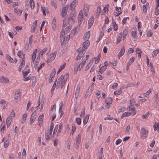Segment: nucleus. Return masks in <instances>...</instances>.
Here are the masks:
<instances>
[{
	"mask_svg": "<svg viewBox=\"0 0 159 159\" xmlns=\"http://www.w3.org/2000/svg\"><path fill=\"white\" fill-rule=\"evenodd\" d=\"M69 77V74L66 73L64 75H62L58 78L57 85V89L59 88V85H64Z\"/></svg>",
	"mask_w": 159,
	"mask_h": 159,
	"instance_id": "f257e3e1",
	"label": "nucleus"
},
{
	"mask_svg": "<svg viewBox=\"0 0 159 159\" xmlns=\"http://www.w3.org/2000/svg\"><path fill=\"white\" fill-rule=\"evenodd\" d=\"M135 101L134 99L130 100V115L134 116L136 114V111L134 106L135 104Z\"/></svg>",
	"mask_w": 159,
	"mask_h": 159,
	"instance_id": "f03ea898",
	"label": "nucleus"
},
{
	"mask_svg": "<svg viewBox=\"0 0 159 159\" xmlns=\"http://www.w3.org/2000/svg\"><path fill=\"white\" fill-rule=\"evenodd\" d=\"M65 34L64 35V33L61 32L60 35V39L62 44H66L70 39V36L69 35H67L66 36V38H65Z\"/></svg>",
	"mask_w": 159,
	"mask_h": 159,
	"instance_id": "7ed1b4c3",
	"label": "nucleus"
},
{
	"mask_svg": "<svg viewBox=\"0 0 159 159\" xmlns=\"http://www.w3.org/2000/svg\"><path fill=\"white\" fill-rule=\"evenodd\" d=\"M148 130L144 128H142L141 129L140 136L142 139L146 138L148 135Z\"/></svg>",
	"mask_w": 159,
	"mask_h": 159,
	"instance_id": "20e7f679",
	"label": "nucleus"
},
{
	"mask_svg": "<svg viewBox=\"0 0 159 159\" xmlns=\"http://www.w3.org/2000/svg\"><path fill=\"white\" fill-rule=\"evenodd\" d=\"M57 54V52H54L49 55L48 57L47 62L50 63L53 61L55 58Z\"/></svg>",
	"mask_w": 159,
	"mask_h": 159,
	"instance_id": "39448f33",
	"label": "nucleus"
},
{
	"mask_svg": "<svg viewBox=\"0 0 159 159\" xmlns=\"http://www.w3.org/2000/svg\"><path fill=\"white\" fill-rule=\"evenodd\" d=\"M86 61L85 60H83L82 61V62L80 63L79 65L78 66L76 69L75 67L74 68V72L76 73L77 71L79 70H80L83 67L85 64Z\"/></svg>",
	"mask_w": 159,
	"mask_h": 159,
	"instance_id": "423d86ee",
	"label": "nucleus"
},
{
	"mask_svg": "<svg viewBox=\"0 0 159 159\" xmlns=\"http://www.w3.org/2000/svg\"><path fill=\"white\" fill-rule=\"evenodd\" d=\"M36 117V112L34 111L31 114L30 120V124L31 125L34 121Z\"/></svg>",
	"mask_w": 159,
	"mask_h": 159,
	"instance_id": "0eeeda50",
	"label": "nucleus"
},
{
	"mask_svg": "<svg viewBox=\"0 0 159 159\" xmlns=\"http://www.w3.org/2000/svg\"><path fill=\"white\" fill-rule=\"evenodd\" d=\"M108 64L107 61L104 62V65L102 66L99 69V71L98 72L99 74H102V73L105 70L107 69V66L108 65Z\"/></svg>",
	"mask_w": 159,
	"mask_h": 159,
	"instance_id": "6e6552de",
	"label": "nucleus"
},
{
	"mask_svg": "<svg viewBox=\"0 0 159 159\" xmlns=\"http://www.w3.org/2000/svg\"><path fill=\"white\" fill-rule=\"evenodd\" d=\"M77 51L79 52L78 55L80 56V58L84 55L86 52L84 49L82 47L79 48L77 50Z\"/></svg>",
	"mask_w": 159,
	"mask_h": 159,
	"instance_id": "1a4fd4ad",
	"label": "nucleus"
},
{
	"mask_svg": "<svg viewBox=\"0 0 159 159\" xmlns=\"http://www.w3.org/2000/svg\"><path fill=\"white\" fill-rule=\"evenodd\" d=\"M0 81L2 83L7 84L9 82V79L5 76H2L0 78Z\"/></svg>",
	"mask_w": 159,
	"mask_h": 159,
	"instance_id": "9d476101",
	"label": "nucleus"
},
{
	"mask_svg": "<svg viewBox=\"0 0 159 159\" xmlns=\"http://www.w3.org/2000/svg\"><path fill=\"white\" fill-rule=\"evenodd\" d=\"M68 7L66 6L62 8L61 11V14L63 18L65 16L67 15V10Z\"/></svg>",
	"mask_w": 159,
	"mask_h": 159,
	"instance_id": "9b49d317",
	"label": "nucleus"
},
{
	"mask_svg": "<svg viewBox=\"0 0 159 159\" xmlns=\"http://www.w3.org/2000/svg\"><path fill=\"white\" fill-rule=\"evenodd\" d=\"M75 16H74L73 14L70 15V17L68 18V22L70 24H73L75 22Z\"/></svg>",
	"mask_w": 159,
	"mask_h": 159,
	"instance_id": "f8f14e48",
	"label": "nucleus"
},
{
	"mask_svg": "<svg viewBox=\"0 0 159 159\" xmlns=\"http://www.w3.org/2000/svg\"><path fill=\"white\" fill-rule=\"evenodd\" d=\"M83 11L84 12L85 16H88L89 11V6L87 5H84Z\"/></svg>",
	"mask_w": 159,
	"mask_h": 159,
	"instance_id": "ddd939ff",
	"label": "nucleus"
},
{
	"mask_svg": "<svg viewBox=\"0 0 159 159\" xmlns=\"http://www.w3.org/2000/svg\"><path fill=\"white\" fill-rule=\"evenodd\" d=\"M93 17L91 16L88 21V28L89 29L93 24Z\"/></svg>",
	"mask_w": 159,
	"mask_h": 159,
	"instance_id": "4468645a",
	"label": "nucleus"
},
{
	"mask_svg": "<svg viewBox=\"0 0 159 159\" xmlns=\"http://www.w3.org/2000/svg\"><path fill=\"white\" fill-rule=\"evenodd\" d=\"M137 32L135 31H133L131 33V36L133 40L134 41H135L137 40Z\"/></svg>",
	"mask_w": 159,
	"mask_h": 159,
	"instance_id": "2eb2a0df",
	"label": "nucleus"
},
{
	"mask_svg": "<svg viewBox=\"0 0 159 159\" xmlns=\"http://www.w3.org/2000/svg\"><path fill=\"white\" fill-rule=\"evenodd\" d=\"M90 42L89 40H85V41L83 43V47L84 49V50L85 51V49H87V47L89 45Z\"/></svg>",
	"mask_w": 159,
	"mask_h": 159,
	"instance_id": "dca6fc26",
	"label": "nucleus"
},
{
	"mask_svg": "<svg viewBox=\"0 0 159 159\" xmlns=\"http://www.w3.org/2000/svg\"><path fill=\"white\" fill-rule=\"evenodd\" d=\"M52 28L53 30H55L56 28V21L55 18H53L52 24Z\"/></svg>",
	"mask_w": 159,
	"mask_h": 159,
	"instance_id": "f3484780",
	"label": "nucleus"
},
{
	"mask_svg": "<svg viewBox=\"0 0 159 159\" xmlns=\"http://www.w3.org/2000/svg\"><path fill=\"white\" fill-rule=\"evenodd\" d=\"M38 50L37 49H35L33 53L32 56L31 61L34 62L36 57V54L37 53Z\"/></svg>",
	"mask_w": 159,
	"mask_h": 159,
	"instance_id": "a211bd4d",
	"label": "nucleus"
},
{
	"mask_svg": "<svg viewBox=\"0 0 159 159\" xmlns=\"http://www.w3.org/2000/svg\"><path fill=\"white\" fill-rule=\"evenodd\" d=\"M90 37V32L89 31L87 32L84 34V40H88Z\"/></svg>",
	"mask_w": 159,
	"mask_h": 159,
	"instance_id": "6ab92c4d",
	"label": "nucleus"
},
{
	"mask_svg": "<svg viewBox=\"0 0 159 159\" xmlns=\"http://www.w3.org/2000/svg\"><path fill=\"white\" fill-rule=\"evenodd\" d=\"M128 29H125V30H123V40H124L126 38L127 36L128 35Z\"/></svg>",
	"mask_w": 159,
	"mask_h": 159,
	"instance_id": "aec40b11",
	"label": "nucleus"
},
{
	"mask_svg": "<svg viewBox=\"0 0 159 159\" xmlns=\"http://www.w3.org/2000/svg\"><path fill=\"white\" fill-rule=\"evenodd\" d=\"M93 59H91L90 60L89 63L87 65L85 68V70H87L93 64Z\"/></svg>",
	"mask_w": 159,
	"mask_h": 159,
	"instance_id": "412c9836",
	"label": "nucleus"
},
{
	"mask_svg": "<svg viewBox=\"0 0 159 159\" xmlns=\"http://www.w3.org/2000/svg\"><path fill=\"white\" fill-rule=\"evenodd\" d=\"M105 102L106 103L111 104L112 103V99L111 98H107L105 99Z\"/></svg>",
	"mask_w": 159,
	"mask_h": 159,
	"instance_id": "4be33fe9",
	"label": "nucleus"
},
{
	"mask_svg": "<svg viewBox=\"0 0 159 159\" xmlns=\"http://www.w3.org/2000/svg\"><path fill=\"white\" fill-rule=\"evenodd\" d=\"M20 92H18L17 93H16L15 94V100L16 102H18V99L20 98Z\"/></svg>",
	"mask_w": 159,
	"mask_h": 159,
	"instance_id": "5701e85b",
	"label": "nucleus"
},
{
	"mask_svg": "<svg viewBox=\"0 0 159 159\" xmlns=\"http://www.w3.org/2000/svg\"><path fill=\"white\" fill-rule=\"evenodd\" d=\"M78 21L79 25H80L82 23L83 20V16H78Z\"/></svg>",
	"mask_w": 159,
	"mask_h": 159,
	"instance_id": "b1692460",
	"label": "nucleus"
},
{
	"mask_svg": "<svg viewBox=\"0 0 159 159\" xmlns=\"http://www.w3.org/2000/svg\"><path fill=\"white\" fill-rule=\"evenodd\" d=\"M80 87L77 86L75 94V98L77 99L78 97L80 92Z\"/></svg>",
	"mask_w": 159,
	"mask_h": 159,
	"instance_id": "393cba45",
	"label": "nucleus"
},
{
	"mask_svg": "<svg viewBox=\"0 0 159 159\" xmlns=\"http://www.w3.org/2000/svg\"><path fill=\"white\" fill-rule=\"evenodd\" d=\"M122 37V33H120V34L118 35V37L116 39V44H118L121 41V38Z\"/></svg>",
	"mask_w": 159,
	"mask_h": 159,
	"instance_id": "a878e982",
	"label": "nucleus"
},
{
	"mask_svg": "<svg viewBox=\"0 0 159 159\" xmlns=\"http://www.w3.org/2000/svg\"><path fill=\"white\" fill-rule=\"evenodd\" d=\"M101 57V55L100 54H99L98 55L97 57H96L95 58H92L91 59H95V63L96 64H97L99 61L100 60V58Z\"/></svg>",
	"mask_w": 159,
	"mask_h": 159,
	"instance_id": "bb28decb",
	"label": "nucleus"
},
{
	"mask_svg": "<svg viewBox=\"0 0 159 159\" xmlns=\"http://www.w3.org/2000/svg\"><path fill=\"white\" fill-rule=\"evenodd\" d=\"M51 134V133L48 132L45 134V139L46 140L48 141L49 139L50 135Z\"/></svg>",
	"mask_w": 159,
	"mask_h": 159,
	"instance_id": "cd10ccee",
	"label": "nucleus"
},
{
	"mask_svg": "<svg viewBox=\"0 0 159 159\" xmlns=\"http://www.w3.org/2000/svg\"><path fill=\"white\" fill-rule=\"evenodd\" d=\"M63 28L65 27L68 24V23L69 22L68 21V20L66 19V18H65L63 20Z\"/></svg>",
	"mask_w": 159,
	"mask_h": 159,
	"instance_id": "c85d7f7f",
	"label": "nucleus"
},
{
	"mask_svg": "<svg viewBox=\"0 0 159 159\" xmlns=\"http://www.w3.org/2000/svg\"><path fill=\"white\" fill-rule=\"evenodd\" d=\"M71 28V27L70 25H69L67 26L65 29L64 31V32L63 33L64 34L65 33H68Z\"/></svg>",
	"mask_w": 159,
	"mask_h": 159,
	"instance_id": "c756f323",
	"label": "nucleus"
},
{
	"mask_svg": "<svg viewBox=\"0 0 159 159\" xmlns=\"http://www.w3.org/2000/svg\"><path fill=\"white\" fill-rule=\"evenodd\" d=\"M27 117V115L26 113L24 114L22 116L21 120L22 123H23L25 122Z\"/></svg>",
	"mask_w": 159,
	"mask_h": 159,
	"instance_id": "7c9ffc66",
	"label": "nucleus"
},
{
	"mask_svg": "<svg viewBox=\"0 0 159 159\" xmlns=\"http://www.w3.org/2000/svg\"><path fill=\"white\" fill-rule=\"evenodd\" d=\"M89 115H87L84 118L83 120V123L84 125L87 123L89 119Z\"/></svg>",
	"mask_w": 159,
	"mask_h": 159,
	"instance_id": "2f4dec72",
	"label": "nucleus"
},
{
	"mask_svg": "<svg viewBox=\"0 0 159 159\" xmlns=\"http://www.w3.org/2000/svg\"><path fill=\"white\" fill-rule=\"evenodd\" d=\"M154 129V130H157L158 132H159V123L155 124L153 125Z\"/></svg>",
	"mask_w": 159,
	"mask_h": 159,
	"instance_id": "473e14b6",
	"label": "nucleus"
},
{
	"mask_svg": "<svg viewBox=\"0 0 159 159\" xmlns=\"http://www.w3.org/2000/svg\"><path fill=\"white\" fill-rule=\"evenodd\" d=\"M30 7L31 9H33L34 7V3L33 0H30Z\"/></svg>",
	"mask_w": 159,
	"mask_h": 159,
	"instance_id": "72a5a7b5",
	"label": "nucleus"
},
{
	"mask_svg": "<svg viewBox=\"0 0 159 159\" xmlns=\"http://www.w3.org/2000/svg\"><path fill=\"white\" fill-rule=\"evenodd\" d=\"M125 49L124 48H122L121 51L118 53V57H121L124 53Z\"/></svg>",
	"mask_w": 159,
	"mask_h": 159,
	"instance_id": "f704fd0d",
	"label": "nucleus"
},
{
	"mask_svg": "<svg viewBox=\"0 0 159 159\" xmlns=\"http://www.w3.org/2000/svg\"><path fill=\"white\" fill-rule=\"evenodd\" d=\"M21 58H22V60L20 65L24 66L25 64V56H24V55H23L22 57H21Z\"/></svg>",
	"mask_w": 159,
	"mask_h": 159,
	"instance_id": "c9c22d12",
	"label": "nucleus"
},
{
	"mask_svg": "<svg viewBox=\"0 0 159 159\" xmlns=\"http://www.w3.org/2000/svg\"><path fill=\"white\" fill-rule=\"evenodd\" d=\"M11 122V120L10 118H7L6 120V124L7 127L10 125Z\"/></svg>",
	"mask_w": 159,
	"mask_h": 159,
	"instance_id": "e433bc0d",
	"label": "nucleus"
},
{
	"mask_svg": "<svg viewBox=\"0 0 159 159\" xmlns=\"http://www.w3.org/2000/svg\"><path fill=\"white\" fill-rule=\"evenodd\" d=\"M30 70L29 69L25 71H22L23 76L24 77H26L30 73Z\"/></svg>",
	"mask_w": 159,
	"mask_h": 159,
	"instance_id": "4c0bfd02",
	"label": "nucleus"
},
{
	"mask_svg": "<svg viewBox=\"0 0 159 159\" xmlns=\"http://www.w3.org/2000/svg\"><path fill=\"white\" fill-rule=\"evenodd\" d=\"M17 55L20 58H21V57H22L23 55L25 56V54L21 51H19L17 52Z\"/></svg>",
	"mask_w": 159,
	"mask_h": 159,
	"instance_id": "58836bf2",
	"label": "nucleus"
},
{
	"mask_svg": "<svg viewBox=\"0 0 159 159\" xmlns=\"http://www.w3.org/2000/svg\"><path fill=\"white\" fill-rule=\"evenodd\" d=\"M151 92V90L149 89V90H148L147 91L146 93H144L143 94V97H147L150 94Z\"/></svg>",
	"mask_w": 159,
	"mask_h": 159,
	"instance_id": "ea45409f",
	"label": "nucleus"
},
{
	"mask_svg": "<svg viewBox=\"0 0 159 159\" xmlns=\"http://www.w3.org/2000/svg\"><path fill=\"white\" fill-rule=\"evenodd\" d=\"M44 114H42L41 115H40L39 117L38 122H42L43 119Z\"/></svg>",
	"mask_w": 159,
	"mask_h": 159,
	"instance_id": "a19ab883",
	"label": "nucleus"
},
{
	"mask_svg": "<svg viewBox=\"0 0 159 159\" xmlns=\"http://www.w3.org/2000/svg\"><path fill=\"white\" fill-rule=\"evenodd\" d=\"M51 4L52 6L53 7H54V8L55 9H56L57 8V5H56V3L53 0L51 1Z\"/></svg>",
	"mask_w": 159,
	"mask_h": 159,
	"instance_id": "79ce46f5",
	"label": "nucleus"
},
{
	"mask_svg": "<svg viewBox=\"0 0 159 159\" xmlns=\"http://www.w3.org/2000/svg\"><path fill=\"white\" fill-rule=\"evenodd\" d=\"M153 33L151 30H149L147 32V36L148 37H151Z\"/></svg>",
	"mask_w": 159,
	"mask_h": 159,
	"instance_id": "37998d69",
	"label": "nucleus"
},
{
	"mask_svg": "<svg viewBox=\"0 0 159 159\" xmlns=\"http://www.w3.org/2000/svg\"><path fill=\"white\" fill-rule=\"evenodd\" d=\"M9 144V141L7 140H5L4 143V147L5 148H7Z\"/></svg>",
	"mask_w": 159,
	"mask_h": 159,
	"instance_id": "c03bdc74",
	"label": "nucleus"
},
{
	"mask_svg": "<svg viewBox=\"0 0 159 159\" xmlns=\"http://www.w3.org/2000/svg\"><path fill=\"white\" fill-rule=\"evenodd\" d=\"M101 11V8L100 7H98L97 9V13L96 14V16H99V15L100 14V12Z\"/></svg>",
	"mask_w": 159,
	"mask_h": 159,
	"instance_id": "a18cd8bd",
	"label": "nucleus"
},
{
	"mask_svg": "<svg viewBox=\"0 0 159 159\" xmlns=\"http://www.w3.org/2000/svg\"><path fill=\"white\" fill-rule=\"evenodd\" d=\"M55 75L53 74H51L50 75V77L49 80V83H51L53 80V79Z\"/></svg>",
	"mask_w": 159,
	"mask_h": 159,
	"instance_id": "49530a36",
	"label": "nucleus"
},
{
	"mask_svg": "<svg viewBox=\"0 0 159 159\" xmlns=\"http://www.w3.org/2000/svg\"><path fill=\"white\" fill-rule=\"evenodd\" d=\"M53 127L54 124L52 123H51L50 124V129L48 130V132L52 133Z\"/></svg>",
	"mask_w": 159,
	"mask_h": 159,
	"instance_id": "de8ad7c7",
	"label": "nucleus"
},
{
	"mask_svg": "<svg viewBox=\"0 0 159 159\" xmlns=\"http://www.w3.org/2000/svg\"><path fill=\"white\" fill-rule=\"evenodd\" d=\"M129 116V113L128 112H125L124 113L121 117V118L122 119L124 117L128 116Z\"/></svg>",
	"mask_w": 159,
	"mask_h": 159,
	"instance_id": "09e8293b",
	"label": "nucleus"
},
{
	"mask_svg": "<svg viewBox=\"0 0 159 159\" xmlns=\"http://www.w3.org/2000/svg\"><path fill=\"white\" fill-rule=\"evenodd\" d=\"M75 120L76 121L77 124L79 125H80L81 124V120L80 118H77L75 119Z\"/></svg>",
	"mask_w": 159,
	"mask_h": 159,
	"instance_id": "8fccbe9b",
	"label": "nucleus"
},
{
	"mask_svg": "<svg viewBox=\"0 0 159 159\" xmlns=\"http://www.w3.org/2000/svg\"><path fill=\"white\" fill-rule=\"evenodd\" d=\"M7 58L10 62L12 63H14V61L13 59L12 58L9 56H7Z\"/></svg>",
	"mask_w": 159,
	"mask_h": 159,
	"instance_id": "3c124183",
	"label": "nucleus"
},
{
	"mask_svg": "<svg viewBox=\"0 0 159 159\" xmlns=\"http://www.w3.org/2000/svg\"><path fill=\"white\" fill-rule=\"evenodd\" d=\"M77 2V1L76 0H74L70 4V6L72 8H73V7H75V4Z\"/></svg>",
	"mask_w": 159,
	"mask_h": 159,
	"instance_id": "603ef678",
	"label": "nucleus"
},
{
	"mask_svg": "<svg viewBox=\"0 0 159 159\" xmlns=\"http://www.w3.org/2000/svg\"><path fill=\"white\" fill-rule=\"evenodd\" d=\"M45 63H42L40 64V66L38 68L37 71L38 72H39V70L41 69L44 66Z\"/></svg>",
	"mask_w": 159,
	"mask_h": 159,
	"instance_id": "864d4df0",
	"label": "nucleus"
},
{
	"mask_svg": "<svg viewBox=\"0 0 159 159\" xmlns=\"http://www.w3.org/2000/svg\"><path fill=\"white\" fill-rule=\"evenodd\" d=\"M142 9H143V12L145 13H147V9L146 8V6H145V5H143V7H142Z\"/></svg>",
	"mask_w": 159,
	"mask_h": 159,
	"instance_id": "5fc2aeb1",
	"label": "nucleus"
},
{
	"mask_svg": "<svg viewBox=\"0 0 159 159\" xmlns=\"http://www.w3.org/2000/svg\"><path fill=\"white\" fill-rule=\"evenodd\" d=\"M58 125H57L55 126L54 129V131L53 133V136L54 134L57 132L58 128Z\"/></svg>",
	"mask_w": 159,
	"mask_h": 159,
	"instance_id": "6e6d98bb",
	"label": "nucleus"
},
{
	"mask_svg": "<svg viewBox=\"0 0 159 159\" xmlns=\"http://www.w3.org/2000/svg\"><path fill=\"white\" fill-rule=\"evenodd\" d=\"M81 136L80 134H79L78 135L77 139H76V142H81Z\"/></svg>",
	"mask_w": 159,
	"mask_h": 159,
	"instance_id": "4d7b16f0",
	"label": "nucleus"
},
{
	"mask_svg": "<svg viewBox=\"0 0 159 159\" xmlns=\"http://www.w3.org/2000/svg\"><path fill=\"white\" fill-rule=\"evenodd\" d=\"M121 93V92L120 90H116L114 92V94L115 95H118L120 94Z\"/></svg>",
	"mask_w": 159,
	"mask_h": 159,
	"instance_id": "13d9d810",
	"label": "nucleus"
},
{
	"mask_svg": "<svg viewBox=\"0 0 159 159\" xmlns=\"http://www.w3.org/2000/svg\"><path fill=\"white\" fill-rule=\"evenodd\" d=\"M149 112H148L146 113V114L145 115H143L142 116V117L143 118L146 119L148 117L149 115Z\"/></svg>",
	"mask_w": 159,
	"mask_h": 159,
	"instance_id": "bf43d9fd",
	"label": "nucleus"
},
{
	"mask_svg": "<svg viewBox=\"0 0 159 159\" xmlns=\"http://www.w3.org/2000/svg\"><path fill=\"white\" fill-rule=\"evenodd\" d=\"M125 111V107H122L119 109V110L118 111V112L119 113L122 112L124 111Z\"/></svg>",
	"mask_w": 159,
	"mask_h": 159,
	"instance_id": "052dcab7",
	"label": "nucleus"
},
{
	"mask_svg": "<svg viewBox=\"0 0 159 159\" xmlns=\"http://www.w3.org/2000/svg\"><path fill=\"white\" fill-rule=\"evenodd\" d=\"M76 129L75 125H72V126L71 131L73 132V133L75 131Z\"/></svg>",
	"mask_w": 159,
	"mask_h": 159,
	"instance_id": "680f3d73",
	"label": "nucleus"
},
{
	"mask_svg": "<svg viewBox=\"0 0 159 159\" xmlns=\"http://www.w3.org/2000/svg\"><path fill=\"white\" fill-rule=\"evenodd\" d=\"M47 48H44L41 50V51H40V52L41 53V55H43V54H44L47 51Z\"/></svg>",
	"mask_w": 159,
	"mask_h": 159,
	"instance_id": "e2e57ef3",
	"label": "nucleus"
},
{
	"mask_svg": "<svg viewBox=\"0 0 159 159\" xmlns=\"http://www.w3.org/2000/svg\"><path fill=\"white\" fill-rule=\"evenodd\" d=\"M129 18L128 17H125L122 20V22L124 24H125L127 20H129Z\"/></svg>",
	"mask_w": 159,
	"mask_h": 159,
	"instance_id": "0e129e2a",
	"label": "nucleus"
},
{
	"mask_svg": "<svg viewBox=\"0 0 159 159\" xmlns=\"http://www.w3.org/2000/svg\"><path fill=\"white\" fill-rule=\"evenodd\" d=\"M62 123L61 122L60 123V124L59 126V129H58V132H57L58 133H60L61 131V129H62Z\"/></svg>",
	"mask_w": 159,
	"mask_h": 159,
	"instance_id": "69168bd1",
	"label": "nucleus"
},
{
	"mask_svg": "<svg viewBox=\"0 0 159 159\" xmlns=\"http://www.w3.org/2000/svg\"><path fill=\"white\" fill-rule=\"evenodd\" d=\"M66 65V64L65 63H64L63 65H62L61 66H60L59 69L61 71L65 68Z\"/></svg>",
	"mask_w": 159,
	"mask_h": 159,
	"instance_id": "338daca9",
	"label": "nucleus"
},
{
	"mask_svg": "<svg viewBox=\"0 0 159 159\" xmlns=\"http://www.w3.org/2000/svg\"><path fill=\"white\" fill-rule=\"evenodd\" d=\"M18 5L19 2H14L12 4V5L13 7L17 6Z\"/></svg>",
	"mask_w": 159,
	"mask_h": 159,
	"instance_id": "774afa93",
	"label": "nucleus"
}]
</instances>
